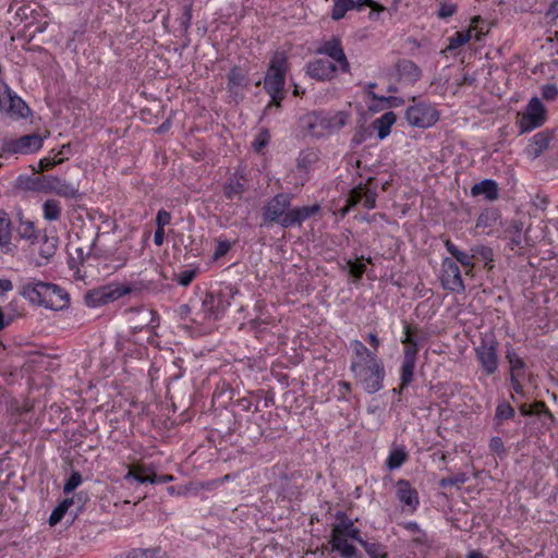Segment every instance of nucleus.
<instances>
[{
    "label": "nucleus",
    "mask_w": 558,
    "mask_h": 558,
    "mask_svg": "<svg viewBox=\"0 0 558 558\" xmlns=\"http://www.w3.org/2000/svg\"><path fill=\"white\" fill-rule=\"evenodd\" d=\"M44 218L49 221H56L61 216L60 202L53 198L47 199L43 205Z\"/></svg>",
    "instance_id": "34"
},
{
    "label": "nucleus",
    "mask_w": 558,
    "mask_h": 558,
    "mask_svg": "<svg viewBox=\"0 0 558 558\" xmlns=\"http://www.w3.org/2000/svg\"><path fill=\"white\" fill-rule=\"evenodd\" d=\"M466 481V477L464 474L460 473L453 476L444 477L439 481V487L441 488H448L452 486H460Z\"/></svg>",
    "instance_id": "44"
},
{
    "label": "nucleus",
    "mask_w": 558,
    "mask_h": 558,
    "mask_svg": "<svg viewBox=\"0 0 558 558\" xmlns=\"http://www.w3.org/2000/svg\"><path fill=\"white\" fill-rule=\"evenodd\" d=\"M0 111L14 119L26 118L31 113L26 102L12 93L8 85L2 86L0 94Z\"/></svg>",
    "instance_id": "10"
},
{
    "label": "nucleus",
    "mask_w": 558,
    "mask_h": 558,
    "mask_svg": "<svg viewBox=\"0 0 558 558\" xmlns=\"http://www.w3.org/2000/svg\"><path fill=\"white\" fill-rule=\"evenodd\" d=\"M161 549L160 547L155 548H136L131 550L126 558H159L161 557Z\"/></svg>",
    "instance_id": "41"
},
{
    "label": "nucleus",
    "mask_w": 558,
    "mask_h": 558,
    "mask_svg": "<svg viewBox=\"0 0 558 558\" xmlns=\"http://www.w3.org/2000/svg\"><path fill=\"white\" fill-rule=\"evenodd\" d=\"M13 289V283L10 279H0V294L3 295L4 293L11 291Z\"/></svg>",
    "instance_id": "63"
},
{
    "label": "nucleus",
    "mask_w": 558,
    "mask_h": 558,
    "mask_svg": "<svg viewBox=\"0 0 558 558\" xmlns=\"http://www.w3.org/2000/svg\"><path fill=\"white\" fill-rule=\"evenodd\" d=\"M319 209V205L289 208L278 225L284 229L301 226L303 221L318 213Z\"/></svg>",
    "instance_id": "14"
},
{
    "label": "nucleus",
    "mask_w": 558,
    "mask_h": 558,
    "mask_svg": "<svg viewBox=\"0 0 558 558\" xmlns=\"http://www.w3.org/2000/svg\"><path fill=\"white\" fill-rule=\"evenodd\" d=\"M337 71V65L328 59H314L307 63L306 73L317 81L331 80Z\"/></svg>",
    "instance_id": "16"
},
{
    "label": "nucleus",
    "mask_w": 558,
    "mask_h": 558,
    "mask_svg": "<svg viewBox=\"0 0 558 558\" xmlns=\"http://www.w3.org/2000/svg\"><path fill=\"white\" fill-rule=\"evenodd\" d=\"M16 233L19 238L27 241L33 242L37 239L36 229L32 221L20 220L19 226L16 227Z\"/></svg>",
    "instance_id": "38"
},
{
    "label": "nucleus",
    "mask_w": 558,
    "mask_h": 558,
    "mask_svg": "<svg viewBox=\"0 0 558 558\" xmlns=\"http://www.w3.org/2000/svg\"><path fill=\"white\" fill-rule=\"evenodd\" d=\"M350 369L356 384L360 385L367 393H375L383 388L386 376L384 364L376 359L366 363H351Z\"/></svg>",
    "instance_id": "4"
},
{
    "label": "nucleus",
    "mask_w": 558,
    "mask_h": 558,
    "mask_svg": "<svg viewBox=\"0 0 558 558\" xmlns=\"http://www.w3.org/2000/svg\"><path fill=\"white\" fill-rule=\"evenodd\" d=\"M508 357H509V363H510L511 380H512L513 389H514L515 393L523 395L524 393L523 381L525 379L524 363L515 354H510V355H508Z\"/></svg>",
    "instance_id": "23"
},
{
    "label": "nucleus",
    "mask_w": 558,
    "mask_h": 558,
    "mask_svg": "<svg viewBox=\"0 0 558 558\" xmlns=\"http://www.w3.org/2000/svg\"><path fill=\"white\" fill-rule=\"evenodd\" d=\"M351 345L354 351V356L351 360V363H366L372 362L377 359L376 353L371 351L367 347L363 344L360 340H353Z\"/></svg>",
    "instance_id": "29"
},
{
    "label": "nucleus",
    "mask_w": 558,
    "mask_h": 558,
    "mask_svg": "<svg viewBox=\"0 0 558 558\" xmlns=\"http://www.w3.org/2000/svg\"><path fill=\"white\" fill-rule=\"evenodd\" d=\"M547 110L539 98L533 97L522 112L518 114V128L520 133L531 132L545 124Z\"/></svg>",
    "instance_id": "6"
},
{
    "label": "nucleus",
    "mask_w": 558,
    "mask_h": 558,
    "mask_svg": "<svg viewBox=\"0 0 558 558\" xmlns=\"http://www.w3.org/2000/svg\"><path fill=\"white\" fill-rule=\"evenodd\" d=\"M352 9H354V0H335L331 19L339 21Z\"/></svg>",
    "instance_id": "36"
},
{
    "label": "nucleus",
    "mask_w": 558,
    "mask_h": 558,
    "mask_svg": "<svg viewBox=\"0 0 558 558\" xmlns=\"http://www.w3.org/2000/svg\"><path fill=\"white\" fill-rule=\"evenodd\" d=\"M375 182L374 178H368L365 186L363 187V205L367 209H373L376 206L377 191L376 185L373 186Z\"/></svg>",
    "instance_id": "33"
},
{
    "label": "nucleus",
    "mask_w": 558,
    "mask_h": 558,
    "mask_svg": "<svg viewBox=\"0 0 558 558\" xmlns=\"http://www.w3.org/2000/svg\"><path fill=\"white\" fill-rule=\"evenodd\" d=\"M192 21V8L190 5L184 7V12L180 21V26L183 31H187Z\"/></svg>",
    "instance_id": "57"
},
{
    "label": "nucleus",
    "mask_w": 558,
    "mask_h": 558,
    "mask_svg": "<svg viewBox=\"0 0 558 558\" xmlns=\"http://www.w3.org/2000/svg\"><path fill=\"white\" fill-rule=\"evenodd\" d=\"M364 7L372 8V12L369 13V19L372 20L377 19V15L386 10L384 5L374 2L373 0H354V9L360 11Z\"/></svg>",
    "instance_id": "40"
},
{
    "label": "nucleus",
    "mask_w": 558,
    "mask_h": 558,
    "mask_svg": "<svg viewBox=\"0 0 558 558\" xmlns=\"http://www.w3.org/2000/svg\"><path fill=\"white\" fill-rule=\"evenodd\" d=\"M287 71L288 58L286 52L276 51L270 59L264 82V88L271 97V101L266 106L264 114L269 113L272 108L279 109L281 107Z\"/></svg>",
    "instance_id": "3"
},
{
    "label": "nucleus",
    "mask_w": 558,
    "mask_h": 558,
    "mask_svg": "<svg viewBox=\"0 0 558 558\" xmlns=\"http://www.w3.org/2000/svg\"><path fill=\"white\" fill-rule=\"evenodd\" d=\"M408 457L403 447H395L386 460V465L389 470L399 469L408 460Z\"/></svg>",
    "instance_id": "31"
},
{
    "label": "nucleus",
    "mask_w": 558,
    "mask_h": 558,
    "mask_svg": "<svg viewBox=\"0 0 558 558\" xmlns=\"http://www.w3.org/2000/svg\"><path fill=\"white\" fill-rule=\"evenodd\" d=\"M546 16L550 20L558 19V0H554L551 4L549 5Z\"/></svg>",
    "instance_id": "60"
},
{
    "label": "nucleus",
    "mask_w": 558,
    "mask_h": 558,
    "mask_svg": "<svg viewBox=\"0 0 558 558\" xmlns=\"http://www.w3.org/2000/svg\"><path fill=\"white\" fill-rule=\"evenodd\" d=\"M58 238L44 235L43 243L39 248V254L44 258H49L54 255L58 247Z\"/></svg>",
    "instance_id": "39"
},
{
    "label": "nucleus",
    "mask_w": 558,
    "mask_h": 558,
    "mask_svg": "<svg viewBox=\"0 0 558 558\" xmlns=\"http://www.w3.org/2000/svg\"><path fill=\"white\" fill-rule=\"evenodd\" d=\"M513 413V409L509 403H501L496 409V418L499 421L507 420L510 418Z\"/></svg>",
    "instance_id": "52"
},
{
    "label": "nucleus",
    "mask_w": 558,
    "mask_h": 558,
    "mask_svg": "<svg viewBox=\"0 0 558 558\" xmlns=\"http://www.w3.org/2000/svg\"><path fill=\"white\" fill-rule=\"evenodd\" d=\"M202 308L205 317L209 319H217L225 311L222 299L214 295L213 293H206L202 303Z\"/></svg>",
    "instance_id": "25"
},
{
    "label": "nucleus",
    "mask_w": 558,
    "mask_h": 558,
    "mask_svg": "<svg viewBox=\"0 0 558 558\" xmlns=\"http://www.w3.org/2000/svg\"><path fill=\"white\" fill-rule=\"evenodd\" d=\"M196 269H187L178 275L177 281L180 286L187 287L196 277Z\"/></svg>",
    "instance_id": "50"
},
{
    "label": "nucleus",
    "mask_w": 558,
    "mask_h": 558,
    "mask_svg": "<svg viewBox=\"0 0 558 558\" xmlns=\"http://www.w3.org/2000/svg\"><path fill=\"white\" fill-rule=\"evenodd\" d=\"M82 483V475L80 472L77 471H73L70 475V477L68 478L66 483L64 484V487H63V493L69 495L71 494L72 492H74L77 486Z\"/></svg>",
    "instance_id": "43"
},
{
    "label": "nucleus",
    "mask_w": 558,
    "mask_h": 558,
    "mask_svg": "<svg viewBox=\"0 0 558 558\" xmlns=\"http://www.w3.org/2000/svg\"><path fill=\"white\" fill-rule=\"evenodd\" d=\"M369 96L375 99V100H380V101H387L389 107H398L399 105L403 104V99L399 98V97H393V96H390V97H379L377 96L375 93L373 92H369Z\"/></svg>",
    "instance_id": "55"
},
{
    "label": "nucleus",
    "mask_w": 558,
    "mask_h": 558,
    "mask_svg": "<svg viewBox=\"0 0 558 558\" xmlns=\"http://www.w3.org/2000/svg\"><path fill=\"white\" fill-rule=\"evenodd\" d=\"M229 250H230V244L228 242H219L216 247V251H215V256L216 257L223 256L225 254H227V252Z\"/></svg>",
    "instance_id": "62"
},
{
    "label": "nucleus",
    "mask_w": 558,
    "mask_h": 558,
    "mask_svg": "<svg viewBox=\"0 0 558 558\" xmlns=\"http://www.w3.org/2000/svg\"><path fill=\"white\" fill-rule=\"evenodd\" d=\"M336 523L331 526V534H343L350 536L351 539L356 541L361 536V531L354 525L345 512L338 511L336 513Z\"/></svg>",
    "instance_id": "21"
},
{
    "label": "nucleus",
    "mask_w": 558,
    "mask_h": 558,
    "mask_svg": "<svg viewBox=\"0 0 558 558\" xmlns=\"http://www.w3.org/2000/svg\"><path fill=\"white\" fill-rule=\"evenodd\" d=\"M404 333L405 337L404 339H402V343L407 348L403 353V360L401 365L400 389L407 388L412 383L414 377L416 355L418 352L417 343L415 339L412 337L411 327L409 325L404 326Z\"/></svg>",
    "instance_id": "7"
},
{
    "label": "nucleus",
    "mask_w": 558,
    "mask_h": 558,
    "mask_svg": "<svg viewBox=\"0 0 558 558\" xmlns=\"http://www.w3.org/2000/svg\"><path fill=\"white\" fill-rule=\"evenodd\" d=\"M66 158L60 157L57 160L50 157H45L39 160L38 172H44L52 169L56 165L62 163Z\"/></svg>",
    "instance_id": "47"
},
{
    "label": "nucleus",
    "mask_w": 558,
    "mask_h": 558,
    "mask_svg": "<svg viewBox=\"0 0 558 558\" xmlns=\"http://www.w3.org/2000/svg\"><path fill=\"white\" fill-rule=\"evenodd\" d=\"M270 141V133L267 129H262L253 142V147L256 151H262Z\"/></svg>",
    "instance_id": "45"
},
{
    "label": "nucleus",
    "mask_w": 558,
    "mask_h": 558,
    "mask_svg": "<svg viewBox=\"0 0 558 558\" xmlns=\"http://www.w3.org/2000/svg\"><path fill=\"white\" fill-rule=\"evenodd\" d=\"M131 328L133 332L143 330L145 327L154 330L159 326V316L156 311L147 308L132 310Z\"/></svg>",
    "instance_id": "15"
},
{
    "label": "nucleus",
    "mask_w": 558,
    "mask_h": 558,
    "mask_svg": "<svg viewBox=\"0 0 558 558\" xmlns=\"http://www.w3.org/2000/svg\"><path fill=\"white\" fill-rule=\"evenodd\" d=\"M171 221V215L165 209H160L156 216V225L158 228H165Z\"/></svg>",
    "instance_id": "56"
},
{
    "label": "nucleus",
    "mask_w": 558,
    "mask_h": 558,
    "mask_svg": "<svg viewBox=\"0 0 558 558\" xmlns=\"http://www.w3.org/2000/svg\"><path fill=\"white\" fill-rule=\"evenodd\" d=\"M356 542L363 546L367 555L372 558H387V554L384 550L383 545L379 543H368L364 541L361 536Z\"/></svg>",
    "instance_id": "37"
},
{
    "label": "nucleus",
    "mask_w": 558,
    "mask_h": 558,
    "mask_svg": "<svg viewBox=\"0 0 558 558\" xmlns=\"http://www.w3.org/2000/svg\"><path fill=\"white\" fill-rule=\"evenodd\" d=\"M318 160V154L313 149H306L300 153L296 159V168L307 171L312 165Z\"/></svg>",
    "instance_id": "35"
},
{
    "label": "nucleus",
    "mask_w": 558,
    "mask_h": 558,
    "mask_svg": "<svg viewBox=\"0 0 558 558\" xmlns=\"http://www.w3.org/2000/svg\"><path fill=\"white\" fill-rule=\"evenodd\" d=\"M43 137L36 133L26 134L19 138H4L0 148V157L13 154H33L43 147Z\"/></svg>",
    "instance_id": "8"
},
{
    "label": "nucleus",
    "mask_w": 558,
    "mask_h": 558,
    "mask_svg": "<svg viewBox=\"0 0 558 558\" xmlns=\"http://www.w3.org/2000/svg\"><path fill=\"white\" fill-rule=\"evenodd\" d=\"M11 235V220L8 214L0 211V246L5 253L12 251Z\"/></svg>",
    "instance_id": "27"
},
{
    "label": "nucleus",
    "mask_w": 558,
    "mask_h": 558,
    "mask_svg": "<svg viewBox=\"0 0 558 558\" xmlns=\"http://www.w3.org/2000/svg\"><path fill=\"white\" fill-rule=\"evenodd\" d=\"M457 11V7L453 3H442L438 10V17L447 19L452 16Z\"/></svg>",
    "instance_id": "54"
},
{
    "label": "nucleus",
    "mask_w": 558,
    "mask_h": 558,
    "mask_svg": "<svg viewBox=\"0 0 558 558\" xmlns=\"http://www.w3.org/2000/svg\"><path fill=\"white\" fill-rule=\"evenodd\" d=\"M488 33V24L480 15L472 19L471 25L466 32H457L452 37L449 38V44L442 52L452 51L461 47L468 41H472L471 45L475 50L478 49L486 34Z\"/></svg>",
    "instance_id": "5"
},
{
    "label": "nucleus",
    "mask_w": 558,
    "mask_h": 558,
    "mask_svg": "<svg viewBox=\"0 0 558 558\" xmlns=\"http://www.w3.org/2000/svg\"><path fill=\"white\" fill-rule=\"evenodd\" d=\"M361 259H364V257L361 256ZM357 260H360V258H357ZM348 265L350 267L351 276H353L355 279H361L366 270V266L360 262L349 260Z\"/></svg>",
    "instance_id": "48"
},
{
    "label": "nucleus",
    "mask_w": 558,
    "mask_h": 558,
    "mask_svg": "<svg viewBox=\"0 0 558 558\" xmlns=\"http://www.w3.org/2000/svg\"><path fill=\"white\" fill-rule=\"evenodd\" d=\"M542 97L547 101H554L558 98V87L556 84H545L541 87Z\"/></svg>",
    "instance_id": "46"
},
{
    "label": "nucleus",
    "mask_w": 558,
    "mask_h": 558,
    "mask_svg": "<svg viewBox=\"0 0 558 558\" xmlns=\"http://www.w3.org/2000/svg\"><path fill=\"white\" fill-rule=\"evenodd\" d=\"M247 85V75L239 66H234L228 74V88L232 93H236L238 88H242Z\"/></svg>",
    "instance_id": "30"
},
{
    "label": "nucleus",
    "mask_w": 558,
    "mask_h": 558,
    "mask_svg": "<svg viewBox=\"0 0 558 558\" xmlns=\"http://www.w3.org/2000/svg\"><path fill=\"white\" fill-rule=\"evenodd\" d=\"M20 294L31 304L62 311L70 304L69 293L60 286L35 278L20 286Z\"/></svg>",
    "instance_id": "1"
},
{
    "label": "nucleus",
    "mask_w": 558,
    "mask_h": 558,
    "mask_svg": "<svg viewBox=\"0 0 558 558\" xmlns=\"http://www.w3.org/2000/svg\"><path fill=\"white\" fill-rule=\"evenodd\" d=\"M80 186L65 180L56 177L49 175V187L48 193H56L57 195L65 198H77L80 197Z\"/></svg>",
    "instance_id": "22"
},
{
    "label": "nucleus",
    "mask_w": 558,
    "mask_h": 558,
    "mask_svg": "<svg viewBox=\"0 0 558 558\" xmlns=\"http://www.w3.org/2000/svg\"><path fill=\"white\" fill-rule=\"evenodd\" d=\"M453 257L463 266L471 265V259L473 258V256H469L466 253L461 251H459Z\"/></svg>",
    "instance_id": "61"
},
{
    "label": "nucleus",
    "mask_w": 558,
    "mask_h": 558,
    "mask_svg": "<svg viewBox=\"0 0 558 558\" xmlns=\"http://www.w3.org/2000/svg\"><path fill=\"white\" fill-rule=\"evenodd\" d=\"M236 407H239L242 411H250L253 408V401L250 397H243L235 401Z\"/></svg>",
    "instance_id": "59"
},
{
    "label": "nucleus",
    "mask_w": 558,
    "mask_h": 558,
    "mask_svg": "<svg viewBox=\"0 0 558 558\" xmlns=\"http://www.w3.org/2000/svg\"><path fill=\"white\" fill-rule=\"evenodd\" d=\"M349 539L351 537L343 534H330L331 550L339 553L341 558H362L357 548L349 543Z\"/></svg>",
    "instance_id": "19"
},
{
    "label": "nucleus",
    "mask_w": 558,
    "mask_h": 558,
    "mask_svg": "<svg viewBox=\"0 0 558 558\" xmlns=\"http://www.w3.org/2000/svg\"><path fill=\"white\" fill-rule=\"evenodd\" d=\"M16 187L21 191L48 193L49 175H20L16 179Z\"/></svg>",
    "instance_id": "18"
},
{
    "label": "nucleus",
    "mask_w": 558,
    "mask_h": 558,
    "mask_svg": "<svg viewBox=\"0 0 558 558\" xmlns=\"http://www.w3.org/2000/svg\"><path fill=\"white\" fill-rule=\"evenodd\" d=\"M125 481L134 480L141 484L157 483V475L154 471H151L148 466L140 465L134 469H130L126 475L124 476Z\"/></svg>",
    "instance_id": "26"
},
{
    "label": "nucleus",
    "mask_w": 558,
    "mask_h": 558,
    "mask_svg": "<svg viewBox=\"0 0 558 558\" xmlns=\"http://www.w3.org/2000/svg\"><path fill=\"white\" fill-rule=\"evenodd\" d=\"M396 122V114L392 111L385 112L381 117L373 122V126L377 130L379 140L386 138L391 131V126Z\"/></svg>",
    "instance_id": "28"
},
{
    "label": "nucleus",
    "mask_w": 558,
    "mask_h": 558,
    "mask_svg": "<svg viewBox=\"0 0 558 558\" xmlns=\"http://www.w3.org/2000/svg\"><path fill=\"white\" fill-rule=\"evenodd\" d=\"M476 354L482 363L483 372L488 374V349L486 348L484 340L482 341V345L476 348Z\"/></svg>",
    "instance_id": "51"
},
{
    "label": "nucleus",
    "mask_w": 558,
    "mask_h": 558,
    "mask_svg": "<svg viewBox=\"0 0 558 558\" xmlns=\"http://www.w3.org/2000/svg\"><path fill=\"white\" fill-rule=\"evenodd\" d=\"M63 507H60L58 506L50 514L49 517V524L51 526L56 525L57 523H59L62 518L64 517L65 514V511L62 509Z\"/></svg>",
    "instance_id": "58"
},
{
    "label": "nucleus",
    "mask_w": 558,
    "mask_h": 558,
    "mask_svg": "<svg viewBox=\"0 0 558 558\" xmlns=\"http://www.w3.org/2000/svg\"><path fill=\"white\" fill-rule=\"evenodd\" d=\"M553 137V131L549 130L536 133L530 138L524 149V154L530 159L539 157L548 148Z\"/></svg>",
    "instance_id": "17"
},
{
    "label": "nucleus",
    "mask_w": 558,
    "mask_h": 558,
    "mask_svg": "<svg viewBox=\"0 0 558 558\" xmlns=\"http://www.w3.org/2000/svg\"><path fill=\"white\" fill-rule=\"evenodd\" d=\"M317 53L328 56L331 60L339 64V68L343 73L350 72V63L345 57L339 38L332 37L331 39L325 41L317 49Z\"/></svg>",
    "instance_id": "13"
},
{
    "label": "nucleus",
    "mask_w": 558,
    "mask_h": 558,
    "mask_svg": "<svg viewBox=\"0 0 558 558\" xmlns=\"http://www.w3.org/2000/svg\"><path fill=\"white\" fill-rule=\"evenodd\" d=\"M405 120L411 126L427 129L439 120V113L430 104L420 101L405 110Z\"/></svg>",
    "instance_id": "9"
},
{
    "label": "nucleus",
    "mask_w": 558,
    "mask_h": 558,
    "mask_svg": "<svg viewBox=\"0 0 558 558\" xmlns=\"http://www.w3.org/2000/svg\"><path fill=\"white\" fill-rule=\"evenodd\" d=\"M163 240H165V229L157 227L155 234H154V243L157 246H160V245H162Z\"/></svg>",
    "instance_id": "64"
},
{
    "label": "nucleus",
    "mask_w": 558,
    "mask_h": 558,
    "mask_svg": "<svg viewBox=\"0 0 558 558\" xmlns=\"http://www.w3.org/2000/svg\"><path fill=\"white\" fill-rule=\"evenodd\" d=\"M441 284L444 289L451 292H461L464 290L460 268L451 258H445L441 265Z\"/></svg>",
    "instance_id": "12"
},
{
    "label": "nucleus",
    "mask_w": 558,
    "mask_h": 558,
    "mask_svg": "<svg viewBox=\"0 0 558 558\" xmlns=\"http://www.w3.org/2000/svg\"><path fill=\"white\" fill-rule=\"evenodd\" d=\"M292 195L279 193L267 202L263 210L265 225L279 223L286 211L291 207Z\"/></svg>",
    "instance_id": "11"
},
{
    "label": "nucleus",
    "mask_w": 558,
    "mask_h": 558,
    "mask_svg": "<svg viewBox=\"0 0 558 558\" xmlns=\"http://www.w3.org/2000/svg\"><path fill=\"white\" fill-rule=\"evenodd\" d=\"M398 81L407 85H413L422 76L421 69L411 60L402 59L396 64Z\"/></svg>",
    "instance_id": "20"
},
{
    "label": "nucleus",
    "mask_w": 558,
    "mask_h": 558,
    "mask_svg": "<svg viewBox=\"0 0 558 558\" xmlns=\"http://www.w3.org/2000/svg\"><path fill=\"white\" fill-rule=\"evenodd\" d=\"M244 191V185L239 181L230 182L223 187V194L228 199L241 198Z\"/></svg>",
    "instance_id": "42"
},
{
    "label": "nucleus",
    "mask_w": 558,
    "mask_h": 558,
    "mask_svg": "<svg viewBox=\"0 0 558 558\" xmlns=\"http://www.w3.org/2000/svg\"><path fill=\"white\" fill-rule=\"evenodd\" d=\"M363 198V186L362 184L357 185L356 187L352 189L347 197V203L349 206H356Z\"/></svg>",
    "instance_id": "49"
},
{
    "label": "nucleus",
    "mask_w": 558,
    "mask_h": 558,
    "mask_svg": "<svg viewBox=\"0 0 558 558\" xmlns=\"http://www.w3.org/2000/svg\"><path fill=\"white\" fill-rule=\"evenodd\" d=\"M397 497L411 509H415L418 505L417 492L412 488L411 484L405 480H399L397 482Z\"/></svg>",
    "instance_id": "24"
},
{
    "label": "nucleus",
    "mask_w": 558,
    "mask_h": 558,
    "mask_svg": "<svg viewBox=\"0 0 558 558\" xmlns=\"http://www.w3.org/2000/svg\"><path fill=\"white\" fill-rule=\"evenodd\" d=\"M349 117L345 111H313L300 118V126L306 135L319 138L340 131L348 123Z\"/></svg>",
    "instance_id": "2"
},
{
    "label": "nucleus",
    "mask_w": 558,
    "mask_h": 558,
    "mask_svg": "<svg viewBox=\"0 0 558 558\" xmlns=\"http://www.w3.org/2000/svg\"><path fill=\"white\" fill-rule=\"evenodd\" d=\"M112 300V294L105 289L94 290L85 295V302L89 306H99Z\"/></svg>",
    "instance_id": "32"
},
{
    "label": "nucleus",
    "mask_w": 558,
    "mask_h": 558,
    "mask_svg": "<svg viewBox=\"0 0 558 558\" xmlns=\"http://www.w3.org/2000/svg\"><path fill=\"white\" fill-rule=\"evenodd\" d=\"M472 196L484 194L488 198V179L482 180L480 183L474 184L471 189Z\"/></svg>",
    "instance_id": "53"
}]
</instances>
